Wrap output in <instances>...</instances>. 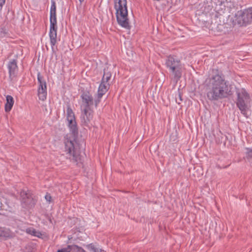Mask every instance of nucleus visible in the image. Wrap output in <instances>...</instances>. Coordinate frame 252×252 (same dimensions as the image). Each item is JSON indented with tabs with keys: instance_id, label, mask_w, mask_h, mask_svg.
I'll return each mask as SVG.
<instances>
[{
	"instance_id": "1",
	"label": "nucleus",
	"mask_w": 252,
	"mask_h": 252,
	"mask_svg": "<svg viewBox=\"0 0 252 252\" xmlns=\"http://www.w3.org/2000/svg\"><path fill=\"white\" fill-rule=\"evenodd\" d=\"M205 83L209 89L207 92V96L210 100L225 98L232 94L231 85L219 73L207 78Z\"/></svg>"
},
{
	"instance_id": "2",
	"label": "nucleus",
	"mask_w": 252,
	"mask_h": 252,
	"mask_svg": "<svg viewBox=\"0 0 252 252\" xmlns=\"http://www.w3.org/2000/svg\"><path fill=\"white\" fill-rule=\"evenodd\" d=\"M114 7L118 24L122 28L130 30L126 0H114Z\"/></svg>"
},
{
	"instance_id": "3",
	"label": "nucleus",
	"mask_w": 252,
	"mask_h": 252,
	"mask_svg": "<svg viewBox=\"0 0 252 252\" xmlns=\"http://www.w3.org/2000/svg\"><path fill=\"white\" fill-rule=\"evenodd\" d=\"M165 65L168 69L170 78L177 83L183 73V67L180 60L174 56L170 55L165 59Z\"/></svg>"
},
{
	"instance_id": "4",
	"label": "nucleus",
	"mask_w": 252,
	"mask_h": 252,
	"mask_svg": "<svg viewBox=\"0 0 252 252\" xmlns=\"http://www.w3.org/2000/svg\"><path fill=\"white\" fill-rule=\"evenodd\" d=\"M50 31L49 35L50 40V44L52 51L54 50V46L57 43V18H56V5L54 0L51 1V5L50 11Z\"/></svg>"
},
{
	"instance_id": "5",
	"label": "nucleus",
	"mask_w": 252,
	"mask_h": 252,
	"mask_svg": "<svg viewBox=\"0 0 252 252\" xmlns=\"http://www.w3.org/2000/svg\"><path fill=\"white\" fill-rule=\"evenodd\" d=\"M237 99L236 104L244 116H246L247 111L249 109V104L250 102V96L244 89H238L236 91Z\"/></svg>"
},
{
	"instance_id": "6",
	"label": "nucleus",
	"mask_w": 252,
	"mask_h": 252,
	"mask_svg": "<svg viewBox=\"0 0 252 252\" xmlns=\"http://www.w3.org/2000/svg\"><path fill=\"white\" fill-rule=\"evenodd\" d=\"M64 143L65 152L69 158L74 162H78L80 159V158L79 154L75 149L74 141L66 138L65 139Z\"/></svg>"
},
{
	"instance_id": "7",
	"label": "nucleus",
	"mask_w": 252,
	"mask_h": 252,
	"mask_svg": "<svg viewBox=\"0 0 252 252\" xmlns=\"http://www.w3.org/2000/svg\"><path fill=\"white\" fill-rule=\"evenodd\" d=\"M94 111L93 108H81L80 120L83 126L89 127L92 125L91 122L93 120Z\"/></svg>"
},
{
	"instance_id": "8",
	"label": "nucleus",
	"mask_w": 252,
	"mask_h": 252,
	"mask_svg": "<svg viewBox=\"0 0 252 252\" xmlns=\"http://www.w3.org/2000/svg\"><path fill=\"white\" fill-rule=\"evenodd\" d=\"M37 80L39 83L38 97L39 99L44 101L46 99L47 96L46 83L39 72L37 74Z\"/></svg>"
},
{
	"instance_id": "9",
	"label": "nucleus",
	"mask_w": 252,
	"mask_h": 252,
	"mask_svg": "<svg viewBox=\"0 0 252 252\" xmlns=\"http://www.w3.org/2000/svg\"><path fill=\"white\" fill-rule=\"evenodd\" d=\"M82 104L81 108H93L94 98L89 92H84L81 95Z\"/></svg>"
},
{
	"instance_id": "10",
	"label": "nucleus",
	"mask_w": 252,
	"mask_h": 252,
	"mask_svg": "<svg viewBox=\"0 0 252 252\" xmlns=\"http://www.w3.org/2000/svg\"><path fill=\"white\" fill-rule=\"evenodd\" d=\"M236 20L238 24L241 26H246L252 22V17L251 16V13L246 9L239 15H236Z\"/></svg>"
},
{
	"instance_id": "11",
	"label": "nucleus",
	"mask_w": 252,
	"mask_h": 252,
	"mask_svg": "<svg viewBox=\"0 0 252 252\" xmlns=\"http://www.w3.org/2000/svg\"><path fill=\"white\" fill-rule=\"evenodd\" d=\"M7 68L9 79L12 81L17 77L18 72V67L16 60L13 59L10 61L7 64Z\"/></svg>"
},
{
	"instance_id": "12",
	"label": "nucleus",
	"mask_w": 252,
	"mask_h": 252,
	"mask_svg": "<svg viewBox=\"0 0 252 252\" xmlns=\"http://www.w3.org/2000/svg\"><path fill=\"white\" fill-rule=\"evenodd\" d=\"M109 84H105L102 82H101L100 84L97 91V98L94 100V105L95 108L97 107L102 96L109 90Z\"/></svg>"
},
{
	"instance_id": "13",
	"label": "nucleus",
	"mask_w": 252,
	"mask_h": 252,
	"mask_svg": "<svg viewBox=\"0 0 252 252\" xmlns=\"http://www.w3.org/2000/svg\"><path fill=\"white\" fill-rule=\"evenodd\" d=\"M21 196L22 197V203L25 207L31 208L34 207L35 200L29 193L23 191L21 192Z\"/></svg>"
},
{
	"instance_id": "14",
	"label": "nucleus",
	"mask_w": 252,
	"mask_h": 252,
	"mask_svg": "<svg viewBox=\"0 0 252 252\" xmlns=\"http://www.w3.org/2000/svg\"><path fill=\"white\" fill-rule=\"evenodd\" d=\"M67 126L69 128L70 132L73 135L78 133V127L76 119L67 120Z\"/></svg>"
},
{
	"instance_id": "15",
	"label": "nucleus",
	"mask_w": 252,
	"mask_h": 252,
	"mask_svg": "<svg viewBox=\"0 0 252 252\" xmlns=\"http://www.w3.org/2000/svg\"><path fill=\"white\" fill-rule=\"evenodd\" d=\"M67 126L69 128L70 132L73 135L78 133V127L76 119L67 120Z\"/></svg>"
},
{
	"instance_id": "16",
	"label": "nucleus",
	"mask_w": 252,
	"mask_h": 252,
	"mask_svg": "<svg viewBox=\"0 0 252 252\" xmlns=\"http://www.w3.org/2000/svg\"><path fill=\"white\" fill-rule=\"evenodd\" d=\"M6 102L5 104V111L6 112H9L14 104V99L12 96L7 95L6 97Z\"/></svg>"
},
{
	"instance_id": "17",
	"label": "nucleus",
	"mask_w": 252,
	"mask_h": 252,
	"mask_svg": "<svg viewBox=\"0 0 252 252\" xmlns=\"http://www.w3.org/2000/svg\"><path fill=\"white\" fill-rule=\"evenodd\" d=\"M111 73L105 68L104 69L103 76L102 78L101 82L105 84H109L108 82L111 78Z\"/></svg>"
},
{
	"instance_id": "18",
	"label": "nucleus",
	"mask_w": 252,
	"mask_h": 252,
	"mask_svg": "<svg viewBox=\"0 0 252 252\" xmlns=\"http://www.w3.org/2000/svg\"><path fill=\"white\" fill-rule=\"evenodd\" d=\"M76 119L75 114L70 105H67L66 108V120Z\"/></svg>"
},
{
	"instance_id": "19",
	"label": "nucleus",
	"mask_w": 252,
	"mask_h": 252,
	"mask_svg": "<svg viewBox=\"0 0 252 252\" xmlns=\"http://www.w3.org/2000/svg\"><path fill=\"white\" fill-rule=\"evenodd\" d=\"M86 248L92 252H105L103 250L99 248L96 247L94 245L91 243L86 246Z\"/></svg>"
},
{
	"instance_id": "20",
	"label": "nucleus",
	"mask_w": 252,
	"mask_h": 252,
	"mask_svg": "<svg viewBox=\"0 0 252 252\" xmlns=\"http://www.w3.org/2000/svg\"><path fill=\"white\" fill-rule=\"evenodd\" d=\"M70 252H79L81 247L76 245H68Z\"/></svg>"
},
{
	"instance_id": "21",
	"label": "nucleus",
	"mask_w": 252,
	"mask_h": 252,
	"mask_svg": "<svg viewBox=\"0 0 252 252\" xmlns=\"http://www.w3.org/2000/svg\"><path fill=\"white\" fill-rule=\"evenodd\" d=\"M26 232L28 233L31 234L33 236H38V235H37V231L35 230V229H34L33 228H28L26 230Z\"/></svg>"
},
{
	"instance_id": "22",
	"label": "nucleus",
	"mask_w": 252,
	"mask_h": 252,
	"mask_svg": "<svg viewBox=\"0 0 252 252\" xmlns=\"http://www.w3.org/2000/svg\"><path fill=\"white\" fill-rule=\"evenodd\" d=\"M57 252H70V250L68 248V246H67L66 248L59 250Z\"/></svg>"
},
{
	"instance_id": "23",
	"label": "nucleus",
	"mask_w": 252,
	"mask_h": 252,
	"mask_svg": "<svg viewBox=\"0 0 252 252\" xmlns=\"http://www.w3.org/2000/svg\"><path fill=\"white\" fill-rule=\"evenodd\" d=\"M247 158H252V150L250 149L248 150V152H247Z\"/></svg>"
},
{
	"instance_id": "24",
	"label": "nucleus",
	"mask_w": 252,
	"mask_h": 252,
	"mask_svg": "<svg viewBox=\"0 0 252 252\" xmlns=\"http://www.w3.org/2000/svg\"><path fill=\"white\" fill-rule=\"evenodd\" d=\"M45 199L49 202H51V196L50 194H46L45 196Z\"/></svg>"
},
{
	"instance_id": "25",
	"label": "nucleus",
	"mask_w": 252,
	"mask_h": 252,
	"mask_svg": "<svg viewBox=\"0 0 252 252\" xmlns=\"http://www.w3.org/2000/svg\"><path fill=\"white\" fill-rule=\"evenodd\" d=\"M5 2V0H0V10L2 9L3 5L4 4Z\"/></svg>"
},
{
	"instance_id": "26",
	"label": "nucleus",
	"mask_w": 252,
	"mask_h": 252,
	"mask_svg": "<svg viewBox=\"0 0 252 252\" xmlns=\"http://www.w3.org/2000/svg\"><path fill=\"white\" fill-rule=\"evenodd\" d=\"M249 13H251V16L252 17V7H250L247 9Z\"/></svg>"
},
{
	"instance_id": "27",
	"label": "nucleus",
	"mask_w": 252,
	"mask_h": 252,
	"mask_svg": "<svg viewBox=\"0 0 252 252\" xmlns=\"http://www.w3.org/2000/svg\"><path fill=\"white\" fill-rule=\"evenodd\" d=\"M79 252H86L82 248H81V250L79 251Z\"/></svg>"
},
{
	"instance_id": "28",
	"label": "nucleus",
	"mask_w": 252,
	"mask_h": 252,
	"mask_svg": "<svg viewBox=\"0 0 252 252\" xmlns=\"http://www.w3.org/2000/svg\"><path fill=\"white\" fill-rule=\"evenodd\" d=\"M179 98H180V100L181 101H182V99L181 95V94H179Z\"/></svg>"
},
{
	"instance_id": "29",
	"label": "nucleus",
	"mask_w": 252,
	"mask_h": 252,
	"mask_svg": "<svg viewBox=\"0 0 252 252\" xmlns=\"http://www.w3.org/2000/svg\"><path fill=\"white\" fill-rule=\"evenodd\" d=\"M80 3V4H81L84 1V0H78Z\"/></svg>"
},
{
	"instance_id": "30",
	"label": "nucleus",
	"mask_w": 252,
	"mask_h": 252,
	"mask_svg": "<svg viewBox=\"0 0 252 252\" xmlns=\"http://www.w3.org/2000/svg\"><path fill=\"white\" fill-rule=\"evenodd\" d=\"M0 236H5V235H2V234H0Z\"/></svg>"
}]
</instances>
